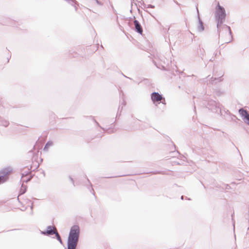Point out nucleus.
Listing matches in <instances>:
<instances>
[{
    "instance_id": "obj_1",
    "label": "nucleus",
    "mask_w": 249,
    "mask_h": 249,
    "mask_svg": "<svg viewBox=\"0 0 249 249\" xmlns=\"http://www.w3.org/2000/svg\"><path fill=\"white\" fill-rule=\"evenodd\" d=\"M80 233L79 227L78 226H73L70 231L68 241V249H75L79 239Z\"/></svg>"
},
{
    "instance_id": "obj_2",
    "label": "nucleus",
    "mask_w": 249,
    "mask_h": 249,
    "mask_svg": "<svg viewBox=\"0 0 249 249\" xmlns=\"http://www.w3.org/2000/svg\"><path fill=\"white\" fill-rule=\"evenodd\" d=\"M38 167V163L37 162H33L32 165H27L23 167L21 171L22 178L23 181L27 182L32 178L31 172L32 170H35Z\"/></svg>"
},
{
    "instance_id": "obj_3",
    "label": "nucleus",
    "mask_w": 249,
    "mask_h": 249,
    "mask_svg": "<svg viewBox=\"0 0 249 249\" xmlns=\"http://www.w3.org/2000/svg\"><path fill=\"white\" fill-rule=\"evenodd\" d=\"M215 18L217 21V26L219 24L222 23L225 20L226 17V13L225 9L218 3L217 6L216 8Z\"/></svg>"
},
{
    "instance_id": "obj_4",
    "label": "nucleus",
    "mask_w": 249,
    "mask_h": 249,
    "mask_svg": "<svg viewBox=\"0 0 249 249\" xmlns=\"http://www.w3.org/2000/svg\"><path fill=\"white\" fill-rule=\"evenodd\" d=\"M12 171L13 170L10 167L4 168L0 172V176H3L5 181L8 179V176L12 174Z\"/></svg>"
},
{
    "instance_id": "obj_5",
    "label": "nucleus",
    "mask_w": 249,
    "mask_h": 249,
    "mask_svg": "<svg viewBox=\"0 0 249 249\" xmlns=\"http://www.w3.org/2000/svg\"><path fill=\"white\" fill-rule=\"evenodd\" d=\"M240 114L246 119V123L249 125V114L248 112L243 109H240L239 110Z\"/></svg>"
},
{
    "instance_id": "obj_6",
    "label": "nucleus",
    "mask_w": 249,
    "mask_h": 249,
    "mask_svg": "<svg viewBox=\"0 0 249 249\" xmlns=\"http://www.w3.org/2000/svg\"><path fill=\"white\" fill-rule=\"evenodd\" d=\"M162 99V96L158 92H153L151 94V99L154 102L160 101Z\"/></svg>"
},
{
    "instance_id": "obj_7",
    "label": "nucleus",
    "mask_w": 249,
    "mask_h": 249,
    "mask_svg": "<svg viewBox=\"0 0 249 249\" xmlns=\"http://www.w3.org/2000/svg\"><path fill=\"white\" fill-rule=\"evenodd\" d=\"M56 231V229L53 226H49L47 228V230L46 232H44L43 233L45 234H53Z\"/></svg>"
},
{
    "instance_id": "obj_8",
    "label": "nucleus",
    "mask_w": 249,
    "mask_h": 249,
    "mask_svg": "<svg viewBox=\"0 0 249 249\" xmlns=\"http://www.w3.org/2000/svg\"><path fill=\"white\" fill-rule=\"evenodd\" d=\"M134 24L135 29H136V31L137 32H138L139 33L142 34V33L143 32V30H142L141 25H140V24L139 23L138 21H137V20H135L134 21Z\"/></svg>"
},
{
    "instance_id": "obj_9",
    "label": "nucleus",
    "mask_w": 249,
    "mask_h": 249,
    "mask_svg": "<svg viewBox=\"0 0 249 249\" xmlns=\"http://www.w3.org/2000/svg\"><path fill=\"white\" fill-rule=\"evenodd\" d=\"M54 234H55V235L56 236L57 240L58 241H59L60 243H62V240H61V237H60L59 234H58V233L57 232V231L55 232V233Z\"/></svg>"
},
{
    "instance_id": "obj_10",
    "label": "nucleus",
    "mask_w": 249,
    "mask_h": 249,
    "mask_svg": "<svg viewBox=\"0 0 249 249\" xmlns=\"http://www.w3.org/2000/svg\"><path fill=\"white\" fill-rule=\"evenodd\" d=\"M5 182L4 177L3 176H0V183Z\"/></svg>"
},
{
    "instance_id": "obj_11",
    "label": "nucleus",
    "mask_w": 249,
    "mask_h": 249,
    "mask_svg": "<svg viewBox=\"0 0 249 249\" xmlns=\"http://www.w3.org/2000/svg\"><path fill=\"white\" fill-rule=\"evenodd\" d=\"M52 145V142H48V143L46 144V145H45V149H47V148H49V147L50 146Z\"/></svg>"
},
{
    "instance_id": "obj_12",
    "label": "nucleus",
    "mask_w": 249,
    "mask_h": 249,
    "mask_svg": "<svg viewBox=\"0 0 249 249\" xmlns=\"http://www.w3.org/2000/svg\"><path fill=\"white\" fill-rule=\"evenodd\" d=\"M96 2L98 4H100L101 5L102 3L101 2H100L98 0H95Z\"/></svg>"
}]
</instances>
